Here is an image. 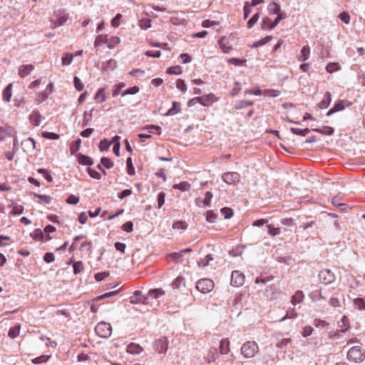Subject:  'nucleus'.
<instances>
[{
    "instance_id": "nucleus-17",
    "label": "nucleus",
    "mask_w": 365,
    "mask_h": 365,
    "mask_svg": "<svg viewBox=\"0 0 365 365\" xmlns=\"http://www.w3.org/2000/svg\"><path fill=\"white\" fill-rule=\"evenodd\" d=\"M126 351L128 353L137 354L143 351V348L137 344L130 343L127 346Z\"/></svg>"
},
{
    "instance_id": "nucleus-48",
    "label": "nucleus",
    "mask_w": 365,
    "mask_h": 365,
    "mask_svg": "<svg viewBox=\"0 0 365 365\" xmlns=\"http://www.w3.org/2000/svg\"><path fill=\"white\" fill-rule=\"evenodd\" d=\"M213 258L212 257L211 255H206V257L202 259H200L198 262H197V264L200 267H206L207 265H208L210 261L212 260Z\"/></svg>"
},
{
    "instance_id": "nucleus-26",
    "label": "nucleus",
    "mask_w": 365,
    "mask_h": 365,
    "mask_svg": "<svg viewBox=\"0 0 365 365\" xmlns=\"http://www.w3.org/2000/svg\"><path fill=\"white\" fill-rule=\"evenodd\" d=\"M120 43V39L118 36H111L110 38H108L107 46L108 48L112 49L114 48L116 46H118Z\"/></svg>"
},
{
    "instance_id": "nucleus-30",
    "label": "nucleus",
    "mask_w": 365,
    "mask_h": 365,
    "mask_svg": "<svg viewBox=\"0 0 365 365\" xmlns=\"http://www.w3.org/2000/svg\"><path fill=\"white\" fill-rule=\"evenodd\" d=\"M125 87V83H119L118 84L114 85L112 88V96L113 97L118 96L120 93L121 90Z\"/></svg>"
},
{
    "instance_id": "nucleus-11",
    "label": "nucleus",
    "mask_w": 365,
    "mask_h": 365,
    "mask_svg": "<svg viewBox=\"0 0 365 365\" xmlns=\"http://www.w3.org/2000/svg\"><path fill=\"white\" fill-rule=\"evenodd\" d=\"M218 44L220 46L221 51L225 53H228L231 52L233 49L230 41L227 40V38L225 36H222L218 40Z\"/></svg>"
},
{
    "instance_id": "nucleus-32",
    "label": "nucleus",
    "mask_w": 365,
    "mask_h": 365,
    "mask_svg": "<svg viewBox=\"0 0 365 365\" xmlns=\"http://www.w3.org/2000/svg\"><path fill=\"white\" fill-rule=\"evenodd\" d=\"M21 326L19 324L11 328L9 331L8 335L10 338L14 339L19 335Z\"/></svg>"
},
{
    "instance_id": "nucleus-34",
    "label": "nucleus",
    "mask_w": 365,
    "mask_h": 365,
    "mask_svg": "<svg viewBox=\"0 0 365 365\" xmlns=\"http://www.w3.org/2000/svg\"><path fill=\"white\" fill-rule=\"evenodd\" d=\"M353 302L354 307L358 309L359 310L365 309V301L363 298H356L354 299Z\"/></svg>"
},
{
    "instance_id": "nucleus-24",
    "label": "nucleus",
    "mask_w": 365,
    "mask_h": 365,
    "mask_svg": "<svg viewBox=\"0 0 365 365\" xmlns=\"http://www.w3.org/2000/svg\"><path fill=\"white\" fill-rule=\"evenodd\" d=\"M12 83H9L3 91V99L6 102H9L12 96Z\"/></svg>"
},
{
    "instance_id": "nucleus-31",
    "label": "nucleus",
    "mask_w": 365,
    "mask_h": 365,
    "mask_svg": "<svg viewBox=\"0 0 365 365\" xmlns=\"http://www.w3.org/2000/svg\"><path fill=\"white\" fill-rule=\"evenodd\" d=\"M148 296L153 297L155 299H158L159 297H161L165 294V292L162 289H150L148 293Z\"/></svg>"
},
{
    "instance_id": "nucleus-18",
    "label": "nucleus",
    "mask_w": 365,
    "mask_h": 365,
    "mask_svg": "<svg viewBox=\"0 0 365 365\" xmlns=\"http://www.w3.org/2000/svg\"><path fill=\"white\" fill-rule=\"evenodd\" d=\"M344 108H345L344 101H340L337 102L336 103H335L334 107L332 108H331L327 112V115L329 116V115H331V114H333V113H334L336 112H338V111L344 110Z\"/></svg>"
},
{
    "instance_id": "nucleus-19",
    "label": "nucleus",
    "mask_w": 365,
    "mask_h": 365,
    "mask_svg": "<svg viewBox=\"0 0 365 365\" xmlns=\"http://www.w3.org/2000/svg\"><path fill=\"white\" fill-rule=\"evenodd\" d=\"M220 354H227L230 351V341L228 339H223L220 341Z\"/></svg>"
},
{
    "instance_id": "nucleus-56",
    "label": "nucleus",
    "mask_w": 365,
    "mask_h": 365,
    "mask_svg": "<svg viewBox=\"0 0 365 365\" xmlns=\"http://www.w3.org/2000/svg\"><path fill=\"white\" fill-rule=\"evenodd\" d=\"M121 19L122 15L120 14H116L115 16L111 20V26L114 28L118 27L120 24Z\"/></svg>"
},
{
    "instance_id": "nucleus-59",
    "label": "nucleus",
    "mask_w": 365,
    "mask_h": 365,
    "mask_svg": "<svg viewBox=\"0 0 365 365\" xmlns=\"http://www.w3.org/2000/svg\"><path fill=\"white\" fill-rule=\"evenodd\" d=\"M268 228V233L271 236H275L280 233V228L279 227H273L271 225H267Z\"/></svg>"
},
{
    "instance_id": "nucleus-62",
    "label": "nucleus",
    "mask_w": 365,
    "mask_h": 365,
    "mask_svg": "<svg viewBox=\"0 0 365 365\" xmlns=\"http://www.w3.org/2000/svg\"><path fill=\"white\" fill-rule=\"evenodd\" d=\"M73 82H74L75 88H76L77 91H81L83 89L84 86L82 83V82L81 81V80L79 79V78H78L77 76H75L74 79H73Z\"/></svg>"
},
{
    "instance_id": "nucleus-64",
    "label": "nucleus",
    "mask_w": 365,
    "mask_h": 365,
    "mask_svg": "<svg viewBox=\"0 0 365 365\" xmlns=\"http://www.w3.org/2000/svg\"><path fill=\"white\" fill-rule=\"evenodd\" d=\"M79 202V197L71 195L66 199V202L71 205H76Z\"/></svg>"
},
{
    "instance_id": "nucleus-36",
    "label": "nucleus",
    "mask_w": 365,
    "mask_h": 365,
    "mask_svg": "<svg viewBox=\"0 0 365 365\" xmlns=\"http://www.w3.org/2000/svg\"><path fill=\"white\" fill-rule=\"evenodd\" d=\"M144 129L147 130L150 133H156L159 135L161 134V128L158 125H148L144 128Z\"/></svg>"
},
{
    "instance_id": "nucleus-50",
    "label": "nucleus",
    "mask_w": 365,
    "mask_h": 365,
    "mask_svg": "<svg viewBox=\"0 0 365 365\" xmlns=\"http://www.w3.org/2000/svg\"><path fill=\"white\" fill-rule=\"evenodd\" d=\"M101 163L107 169L112 168L114 165L113 161L110 159L106 157L101 158Z\"/></svg>"
},
{
    "instance_id": "nucleus-4",
    "label": "nucleus",
    "mask_w": 365,
    "mask_h": 365,
    "mask_svg": "<svg viewBox=\"0 0 365 365\" xmlns=\"http://www.w3.org/2000/svg\"><path fill=\"white\" fill-rule=\"evenodd\" d=\"M96 333L102 338H108L112 333L111 325L106 322H100L95 329Z\"/></svg>"
},
{
    "instance_id": "nucleus-47",
    "label": "nucleus",
    "mask_w": 365,
    "mask_h": 365,
    "mask_svg": "<svg viewBox=\"0 0 365 365\" xmlns=\"http://www.w3.org/2000/svg\"><path fill=\"white\" fill-rule=\"evenodd\" d=\"M187 227V224L185 221H177L173 223V228L174 230H186Z\"/></svg>"
},
{
    "instance_id": "nucleus-3",
    "label": "nucleus",
    "mask_w": 365,
    "mask_h": 365,
    "mask_svg": "<svg viewBox=\"0 0 365 365\" xmlns=\"http://www.w3.org/2000/svg\"><path fill=\"white\" fill-rule=\"evenodd\" d=\"M214 288L212 280L205 278L198 280L196 283V289L201 293L206 294L211 292Z\"/></svg>"
},
{
    "instance_id": "nucleus-35",
    "label": "nucleus",
    "mask_w": 365,
    "mask_h": 365,
    "mask_svg": "<svg viewBox=\"0 0 365 365\" xmlns=\"http://www.w3.org/2000/svg\"><path fill=\"white\" fill-rule=\"evenodd\" d=\"M262 30L272 29V21L270 18L264 17L261 24Z\"/></svg>"
},
{
    "instance_id": "nucleus-38",
    "label": "nucleus",
    "mask_w": 365,
    "mask_h": 365,
    "mask_svg": "<svg viewBox=\"0 0 365 365\" xmlns=\"http://www.w3.org/2000/svg\"><path fill=\"white\" fill-rule=\"evenodd\" d=\"M51 358L50 355H41L36 357L31 360V362L34 364H38L46 362Z\"/></svg>"
},
{
    "instance_id": "nucleus-33",
    "label": "nucleus",
    "mask_w": 365,
    "mask_h": 365,
    "mask_svg": "<svg viewBox=\"0 0 365 365\" xmlns=\"http://www.w3.org/2000/svg\"><path fill=\"white\" fill-rule=\"evenodd\" d=\"M341 66L339 64V63H329L326 66V71L329 73H332L334 71H337L340 70Z\"/></svg>"
},
{
    "instance_id": "nucleus-42",
    "label": "nucleus",
    "mask_w": 365,
    "mask_h": 365,
    "mask_svg": "<svg viewBox=\"0 0 365 365\" xmlns=\"http://www.w3.org/2000/svg\"><path fill=\"white\" fill-rule=\"evenodd\" d=\"M73 56L72 53H66L63 55L62 57V65L63 66H68L71 63L73 60Z\"/></svg>"
},
{
    "instance_id": "nucleus-25",
    "label": "nucleus",
    "mask_w": 365,
    "mask_h": 365,
    "mask_svg": "<svg viewBox=\"0 0 365 365\" xmlns=\"http://www.w3.org/2000/svg\"><path fill=\"white\" fill-rule=\"evenodd\" d=\"M180 110H181L180 103L178 102L174 101L173 103V106H172L171 108H170L168 110V112L165 115H174L178 113Z\"/></svg>"
},
{
    "instance_id": "nucleus-22",
    "label": "nucleus",
    "mask_w": 365,
    "mask_h": 365,
    "mask_svg": "<svg viewBox=\"0 0 365 365\" xmlns=\"http://www.w3.org/2000/svg\"><path fill=\"white\" fill-rule=\"evenodd\" d=\"M310 48L309 46H304L301 50L299 61H305L309 58Z\"/></svg>"
},
{
    "instance_id": "nucleus-46",
    "label": "nucleus",
    "mask_w": 365,
    "mask_h": 365,
    "mask_svg": "<svg viewBox=\"0 0 365 365\" xmlns=\"http://www.w3.org/2000/svg\"><path fill=\"white\" fill-rule=\"evenodd\" d=\"M272 39V36H267L266 37L256 41L253 46L252 47H259V46H262L264 44H266L267 43L269 42Z\"/></svg>"
},
{
    "instance_id": "nucleus-2",
    "label": "nucleus",
    "mask_w": 365,
    "mask_h": 365,
    "mask_svg": "<svg viewBox=\"0 0 365 365\" xmlns=\"http://www.w3.org/2000/svg\"><path fill=\"white\" fill-rule=\"evenodd\" d=\"M365 358V353L360 346L351 347L347 352V359L350 361L360 362Z\"/></svg>"
},
{
    "instance_id": "nucleus-5",
    "label": "nucleus",
    "mask_w": 365,
    "mask_h": 365,
    "mask_svg": "<svg viewBox=\"0 0 365 365\" xmlns=\"http://www.w3.org/2000/svg\"><path fill=\"white\" fill-rule=\"evenodd\" d=\"M319 278L324 284H329L335 280V275L333 272L329 269H324L320 271Z\"/></svg>"
},
{
    "instance_id": "nucleus-40",
    "label": "nucleus",
    "mask_w": 365,
    "mask_h": 365,
    "mask_svg": "<svg viewBox=\"0 0 365 365\" xmlns=\"http://www.w3.org/2000/svg\"><path fill=\"white\" fill-rule=\"evenodd\" d=\"M81 144V140L77 139L70 146V151L72 155H74L80 148Z\"/></svg>"
},
{
    "instance_id": "nucleus-61",
    "label": "nucleus",
    "mask_w": 365,
    "mask_h": 365,
    "mask_svg": "<svg viewBox=\"0 0 365 365\" xmlns=\"http://www.w3.org/2000/svg\"><path fill=\"white\" fill-rule=\"evenodd\" d=\"M176 87L180 90L182 92H185L187 90V86L185 81L182 79H178L176 81Z\"/></svg>"
},
{
    "instance_id": "nucleus-1",
    "label": "nucleus",
    "mask_w": 365,
    "mask_h": 365,
    "mask_svg": "<svg viewBox=\"0 0 365 365\" xmlns=\"http://www.w3.org/2000/svg\"><path fill=\"white\" fill-rule=\"evenodd\" d=\"M259 351V347L257 343L255 341H245L241 347V354L246 358H253Z\"/></svg>"
},
{
    "instance_id": "nucleus-51",
    "label": "nucleus",
    "mask_w": 365,
    "mask_h": 365,
    "mask_svg": "<svg viewBox=\"0 0 365 365\" xmlns=\"http://www.w3.org/2000/svg\"><path fill=\"white\" fill-rule=\"evenodd\" d=\"M167 73L169 74L178 75L182 73V68L180 66H172L167 69Z\"/></svg>"
},
{
    "instance_id": "nucleus-13",
    "label": "nucleus",
    "mask_w": 365,
    "mask_h": 365,
    "mask_svg": "<svg viewBox=\"0 0 365 365\" xmlns=\"http://www.w3.org/2000/svg\"><path fill=\"white\" fill-rule=\"evenodd\" d=\"M41 115L38 110H33L29 115V121L34 126H38L41 123Z\"/></svg>"
},
{
    "instance_id": "nucleus-39",
    "label": "nucleus",
    "mask_w": 365,
    "mask_h": 365,
    "mask_svg": "<svg viewBox=\"0 0 365 365\" xmlns=\"http://www.w3.org/2000/svg\"><path fill=\"white\" fill-rule=\"evenodd\" d=\"M290 130L293 134L302 136H305L310 132L309 128H305L302 130L298 128H291Z\"/></svg>"
},
{
    "instance_id": "nucleus-21",
    "label": "nucleus",
    "mask_w": 365,
    "mask_h": 365,
    "mask_svg": "<svg viewBox=\"0 0 365 365\" xmlns=\"http://www.w3.org/2000/svg\"><path fill=\"white\" fill-rule=\"evenodd\" d=\"M78 162L83 165H91L93 163V160L90 157L81 153L78 155Z\"/></svg>"
},
{
    "instance_id": "nucleus-9",
    "label": "nucleus",
    "mask_w": 365,
    "mask_h": 365,
    "mask_svg": "<svg viewBox=\"0 0 365 365\" xmlns=\"http://www.w3.org/2000/svg\"><path fill=\"white\" fill-rule=\"evenodd\" d=\"M68 19V14L63 12L57 16L56 20L51 21V29H55L56 28L63 26Z\"/></svg>"
},
{
    "instance_id": "nucleus-14",
    "label": "nucleus",
    "mask_w": 365,
    "mask_h": 365,
    "mask_svg": "<svg viewBox=\"0 0 365 365\" xmlns=\"http://www.w3.org/2000/svg\"><path fill=\"white\" fill-rule=\"evenodd\" d=\"M212 198V193L210 191H207L205 194V198L203 200H200V199L197 200L196 205L199 207L202 206H209Z\"/></svg>"
},
{
    "instance_id": "nucleus-53",
    "label": "nucleus",
    "mask_w": 365,
    "mask_h": 365,
    "mask_svg": "<svg viewBox=\"0 0 365 365\" xmlns=\"http://www.w3.org/2000/svg\"><path fill=\"white\" fill-rule=\"evenodd\" d=\"M297 317V313L294 309H292L287 312L286 315L282 318L281 321H284L286 319H294Z\"/></svg>"
},
{
    "instance_id": "nucleus-23",
    "label": "nucleus",
    "mask_w": 365,
    "mask_h": 365,
    "mask_svg": "<svg viewBox=\"0 0 365 365\" xmlns=\"http://www.w3.org/2000/svg\"><path fill=\"white\" fill-rule=\"evenodd\" d=\"M312 130L327 135H331L334 132V129L330 126H324L323 128H313Z\"/></svg>"
},
{
    "instance_id": "nucleus-63",
    "label": "nucleus",
    "mask_w": 365,
    "mask_h": 365,
    "mask_svg": "<svg viewBox=\"0 0 365 365\" xmlns=\"http://www.w3.org/2000/svg\"><path fill=\"white\" fill-rule=\"evenodd\" d=\"M48 96L46 91H41V93H39L38 94L36 101H38V103H41L45 101L48 98Z\"/></svg>"
},
{
    "instance_id": "nucleus-20",
    "label": "nucleus",
    "mask_w": 365,
    "mask_h": 365,
    "mask_svg": "<svg viewBox=\"0 0 365 365\" xmlns=\"http://www.w3.org/2000/svg\"><path fill=\"white\" fill-rule=\"evenodd\" d=\"M339 327H340V331L346 332L349 329V320L346 316H343L341 320L339 322Z\"/></svg>"
},
{
    "instance_id": "nucleus-57",
    "label": "nucleus",
    "mask_w": 365,
    "mask_h": 365,
    "mask_svg": "<svg viewBox=\"0 0 365 365\" xmlns=\"http://www.w3.org/2000/svg\"><path fill=\"white\" fill-rule=\"evenodd\" d=\"M259 15L258 13L253 15V16L247 21V27L249 29H251L254 26V25L257 23V21L259 20Z\"/></svg>"
},
{
    "instance_id": "nucleus-28",
    "label": "nucleus",
    "mask_w": 365,
    "mask_h": 365,
    "mask_svg": "<svg viewBox=\"0 0 365 365\" xmlns=\"http://www.w3.org/2000/svg\"><path fill=\"white\" fill-rule=\"evenodd\" d=\"M268 9L269 13L272 14H281V7L280 5L274 1L270 3L268 6Z\"/></svg>"
},
{
    "instance_id": "nucleus-58",
    "label": "nucleus",
    "mask_w": 365,
    "mask_h": 365,
    "mask_svg": "<svg viewBox=\"0 0 365 365\" xmlns=\"http://www.w3.org/2000/svg\"><path fill=\"white\" fill-rule=\"evenodd\" d=\"M217 215L212 210H208L206 213V220L208 222H214Z\"/></svg>"
},
{
    "instance_id": "nucleus-55",
    "label": "nucleus",
    "mask_w": 365,
    "mask_h": 365,
    "mask_svg": "<svg viewBox=\"0 0 365 365\" xmlns=\"http://www.w3.org/2000/svg\"><path fill=\"white\" fill-rule=\"evenodd\" d=\"M110 145V143H109L106 139H103L101 140L98 147L101 151H105L108 150Z\"/></svg>"
},
{
    "instance_id": "nucleus-15",
    "label": "nucleus",
    "mask_w": 365,
    "mask_h": 365,
    "mask_svg": "<svg viewBox=\"0 0 365 365\" xmlns=\"http://www.w3.org/2000/svg\"><path fill=\"white\" fill-rule=\"evenodd\" d=\"M217 357L218 352L217 349L215 348H211L210 349H209L206 356H205V360L207 361V363L214 362Z\"/></svg>"
},
{
    "instance_id": "nucleus-8",
    "label": "nucleus",
    "mask_w": 365,
    "mask_h": 365,
    "mask_svg": "<svg viewBox=\"0 0 365 365\" xmlns=\"http://www.w3.org/2000/svg\"><path fill=\"white\" fill-rule=\"evenodd\" d=\"M168 348V341L167 338L163 337L157 339L154 344V349L159 354L165 353Z\"/></svg>"
},
{
    "instance_id": "nucleus-29",
    "label": "nucleus",
    "mask_w": 365,
    "mask_h": 365,
    "mask_svg": "<svg viewBox=\"0 0 365 365\" xmlns=\"http://www.w3.org/2000/svg\"><path fill=\"white\" fill-rule=\"evenodd\" d=\"M108 35L107 34H101L96 37L94 41V46L96 48L101 43L106 44L108 41Z\"/></svg>"
},
{
    "instance_id": "nucleus-16",
    "label": "nucleus",
    "mask_w": 365,
    "mask_h": 365,
    "mask_svg": "<svg viewBox=\"0 0 365 365\" xmlns=\"http://www.w3.org/2000/svg\"><path fill=\"white\" fill-rule=\"evenodd\" d=\"M304 298V294L302 291L298 290L294 294L292 297L291 303L293 305H297L303 302Z\"/></svg>"
},
{
    "instance_id": "nucleus-37",
    "label": "nucleus",
    "mask_w": 365,
    "mask_h": 365,
    "mask_svg": "<svg viewBox=\"0 0 365 365\" xmlns=\"http://www.w3.org/2000/svg\"><path fill=\"white\" fill-rule=\"evenodd\" d=\"M34 196L39 199V202L43 204H50L51 202V197L46 195H40L37 193L34 194Z\"/></svg>"
},
{
    "instance_id": "nucleus-43",
    "label": "nucleus",
    "mask_w": 365,
    "mask_h": 365,
    "mask_svg": "<svg viewBox=\"0 0 365 365\" xmlns=\"http://www.w3.org/2000/svg\"><path fill=\"white\" fill-rule=\"evenodd\" d=\"M139 26L144 30L151 27V21L149 19H142L139 21Z\"/></svg>"
},
{
    "instance_id": "nucleus-54",
    "label": "nucleus",
    "mask_w": 365,
    "mask_h": 365,
    "mask_svg": "<svg viewBox=\"0 0 365 365\" xmlns=\"http://www.w3.org/2000/svg\"><path fill=\"white\" fill-rule=\"evenodd\" d=\"M140 88L138 86H133L125 90L121 94L123 96L128 94H135L139 91Z\"/></svg>"
},
{
    "instance_id": "nucleus-12",
    "label": "nucleus",
    "mask_w": 365,
    "mask_h": 365,
    "mask_svg": "<svg viewBox=\"0 0 365 365\" xmlns=\"http://www.w3.org/2000/svg\"><path fill=\"white\" fill-rule=\"evenodd\" d=\"M34 69V66L32 64L21 65L18 68L19 76L24 78L28 76Z\"/></svg>"
},
{
    "instance_id": "nucleus-44",
    "label": "nucleus",
    "mask_w": 365,
    "mask_h": 365,
    "mask_svg": "<svg viewBox=\"0 0 365 365\" xmlns=\"http://www.w3.org/2000/svg\"><path fill=\"white\" fill-rule=\"evenodd\" d=\"M37 172L40 174H42L48 182H51L53 181V177L50 174L49 171L46 169L38 168Z\"/></svg>"
},
{
    "instance_id": "nucleus-49",
    "label": "nucleus",
    "mask_w": 365,
    "mask_h": 365,
    "mask_svg": "<svg viewBox=\"0 0 365 365\" xmlns=\"http://www.w3.org/2000/svg\"><path fill=\"white\" fill-rule=\"evenodd\" d=\"M280 91L274 89H265L263 91V95L270 97H277L279 96Z\"/></svg>"
},
{
    "instance_id": "nucleus-10",
    "label": "nucleus",
    "mask_w": 365,
    "mask_h": 365,
    "mask_svg": "<svg viewBox=\"0 0 365 365\" xmlns=\"http://www.w3.org/2000/svg\"><path fill=\"white\" fill-rule=\"evenodd\" d=\"M222 179L228 184H235L240 181V174L236 172H228L222 175Z\"/></svg>"
},
{
    "instance_id": "nucleus-60",
    "label": "nucleus",
    "mask_w": 365,
    "mask_h": 365,
    "mask_svg": "<svg viewBox=\"0 0 365 365\" xmlns=\"http://www.w3.org/2000/svg\"><path fill=\"white\" fill-rule=\"evenodd\" d=\"M339 18L345 24L350 22V15L346 11H343L339 15Z\"/></svg>"
},
{
    "instance_id": "nucleus-6",
    "label": "nucleus",
    "mask_w": 365,
    "mask_h": 365,
    "mask_svg": "<svg viewBox=\"0 0 365 365\" xmlns=\"http://www.w3.org/2000/svg\"><path fill=\"white\" fill-rule=\"evenodd\" d=\"M245 282V275L240 271L235 270L231 275V284L234 287H240Z\"/></svg>"
},
{
    "instance_id": "nucleus-45",
    "label": "nucleus",
    "mask_w": 365,
    "mask_h": 365,
    "mask_svg": "<svg viewBox=\"0 0 365 365\" xmlns=\"http://www.w3.org/2000/svg\"><path fill=\"white\" fill-rule=\"evenodd\" d=\"M73 272L76 274H80L81 272H82L83 271V269H84L83 264L81 261L76 262L73 264Z\"/></svg>"
},
{
    "instance_id": "nucleus-27",
    "label": "nucleus",
    "mask_w": 365,
    "mask_h": 365,
    "mask_svg": "<svg viewBox=\"0 0 365 365\" xmlns=\"http://www.w3.org/2000/svg\"><path fill=\"white\" fill-rule=\"evenodd\" d=\"M94 99L98 103H103V102L106 101V95L105 93V89L103 88H99L95 95Z\"/></svg>"
},
{
    "instance_id": "nucleus-52",
    "label": "nucleus",
    "mask_w": 365,
    "mask_h": 365,
    "mask_svg": "<svg viewBox=\"0 0 365 365\" xmlns=\"http://www.w3.org/2000/svg\"><path fill=\"white\" fill-rule=\"evenodd\" d=\"M41 135L45 138L52 139V140H58L60 137L59 135H58L56 133L47 132V131L43 132Z\"/></svg>"
},
{
    "instance_id": "nucleus-41",
    "label": "nucleus",
    "mask_w": 365,
    "mask_h": 365,
    "mask_svg": "<svg viewBox=\"0 0 365 365\" xmlns=\"http://www.w3.org/2000/svg\"><path fill=\"white\" fill-rule=\"evenodd\" d=\"M190 187V185L187 182H181L178 184H175L173 186V189H178L181 191L188 190Z\"/></svg>"
},
{
    "instance_id": "nucleus-7",
    "label": "nucleus",
    "mask_w": 365,
    "mask_h": 365,
    "mask_svg": "<svg viewBox=\"0 0 365 365\" xmlns=\"http://www.w3.org/2000/svg\"><path fill=\"white\" fill-rule=\"evenodd\" d=\"M219 99V97L216 96L214 93H210L200 96V104L202 105L203 106L208 107L213 103L218 101Z\"/></svg>"
}]
</instances>
